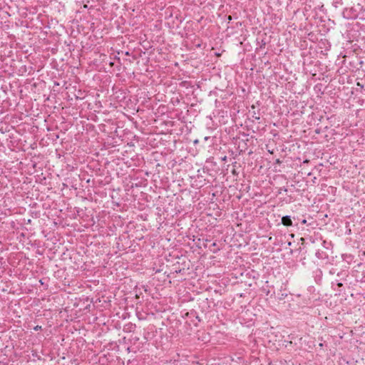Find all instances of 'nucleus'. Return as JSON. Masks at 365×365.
Masks as SVG:
<instances>
[{"label": "nucleus", "instance_id": "nucleus-1", "mask_svg": "<svg viewBox=\"0 0 365 365\" xmlns=\"http://www.w3.org/2000/svg\"><path fill=\"white\" fill-rule=\"evenodd\" d=\"M282 224L286 227H289L292 225V220L291 217L289 215H286L282 217Z\"/></svg>", "mask_w": 365, "mask_h": 365}, {"label": "nucleus", "instance_id": "nucleus-2", "mask_svg": "<svg viewBox=\"0 0 365 365\" xmlns=\"http://www.w3.org/2000/svg\"><path fill=\"white\" fill-rule=\"evenodd\" d=\"M34 329L35 331H39V330H41V326H38V325H37V326L34 327Z\"/></svg>", "mask_w": 365, "mask_h": 365}, {"label": "nucleus", "instance_id": "nucleus-3", "mask_svg": "<svg viewBox=\"0 0 365 365\" xmlns=\"http://www.w3.org/2000/svg\"><path fill=\"white\" fill-rule=\"evenodd\" d=\"M133 327V324H128V325H125V327H124V329H129V331H130V328Z\"/></svg>", "mask_w": 365, "mask_h": 365}, {"label": "nucleus", "instance_id": "nucleus-4", "mask_svg": "<svg viewBox=\"0 0 365 365\" xmlns=\"http://www.w3.org/2000/svg\"><path fill=\"white\" fill-rule=\"evenodd\" d=\"M337 286L338 287H342L343 284L341 282H339V283H337Z\"/></svg>", "mask_w": 365, "mask_h": 365}, {"label": "nucleus", "instance_id": "nucleus-5", "mask_svg": "<svg viewBox=\"0 0 365 365\" xmlns=\"http://www.w3.org/2000/svg\"><path fill=\"white\" fill-rule=\"evenodd\" d=\"M309 160H305L304 161V163H309Z\"/></svg>", "mask_w": 365, "mask_h": 365}, {"label": "nucleus", "instance_id": "nucleus-6", "mask_svg": "<svg viewBox=\"0 0 365 365\" xmlns=\"http://www.w3.org/2000/svg\"><path fill=\"white\" fill-rule=\"evenodd\" d=\"M212 245V246H216V242H213Z\"/></svg>", "mask_w": 365, "mask_h": 365}, {"label": "nucleus", "instance_id": "nucleus-7", "mask_svg": "<svg viewBox=\"0 0 365 365\" xmlns=\"http://www.w3.org/2000/svg\"><path fill=\"white\" fill-rule=\"evenodd\" d=\"M306 222H307V221H306V220H304L302 221V223H306Z\"/></svg>", "mask_w": 365, "mask_h": 365}, {"label": "nucleus", "instance_id": "nucleus-8", "mask_svg": "<svg viewBox=\"0 0 365 365\" xmlns=\"http://www.w3.org/2000/svg\"><path fill=\"white\" fill-rule=\"evenodd\" d=\"M347 19L352 18V16H346Z\"/></svg>", "mask_w": 365, "mask_h": 365}, {"label": "nucleus", "instance_id": "nucleus-9", "mask_svg": "<svg viewBox=\"0 0 365 365\" xmlns=\"http://www.w3.org/2000/svg\"><path fill=\"white\" fill-rule=\"evenodd\" d=\"M346 11H344V12H343V14H344V16L346 15L345 14H346Z\"/></svg>", "mask_w": 365, "mask_h": 365}, {"label": "nucleus", "instance_id": "nucleus-10", "mask_svg": "<svg viewBox=\"0 0 365 365\" xmlns=\"http://www.w3.org/2000/svg\"><path fill=\"white\" fill-rule=\"evenodd\" d=\"M228 19H229V20H231V19H232V18H231V16H229Z\"/></svg>", "mask_w": 365, "mask_h": 365}]
</instances>
